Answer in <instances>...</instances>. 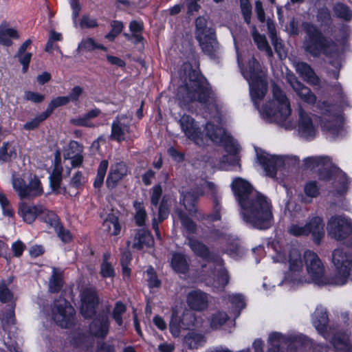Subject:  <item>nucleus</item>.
I'll return each mask as SVG.
<instances>
[{
    "label": "nucleus",
    "instance_id": "nucleus-28",
    "mask_svg": "<svg viewBox=\"0 0 352 352\" xmlns=\"http://www.w3.org/2000/svg\"><path fill=\"white\" fill-rule=\"evenodd\" d=\"M195 38L198 42L216 36L214 30L208 27L204 17L199 16L195 20Z\"/></svg>",
    "mask_w": 352,
    "mask_h": 352
},
{
    "label": "nucleus",
    "instance_id": "nucleus-41",
    "mask_svg": "<svg viewBox=\"0 0 352 352\" xmlns=\"http://www.w3.org/2000/svg\"><path fill=\"white\" fill-rule=\"evenodd\" d=\"M63 274L62 272L55 267L52 268V274L49 280V290L52 293L59 292L63 286Z\"/></svg>",
    "mask_w": 352,
    "mask_h": 352
},
{
    "label": "nucleus",
    "instance_id": "nucleus-55",
    "mask_svg": "<svg viewBox=\"0 0 352 352\" xmlns=\"http://www.w3.org/2000/svg\"><path fill=\"white\" fill-rule=\"evenodd\" d=\"M129 28L133 34V37L134 38V43H137L140 42L142 40L141 32L143 29V23L142 22H138L136 21H131L129 25Z\"/></svg>",
    "mask_w": 352,
    "mask_h": 352
},
{
    "label": "nucleus",
    "instance_id": "nucleus-6",
    "mask_svg": "<svg viewBox=\"0 0 352 352\" xmlns=\"http://www.w3.org/2000/svg\"><path fill=\"white\" fill-rule=\"evenodd\" d=\"M304 29L307 35L303 45L306 52L314 57H318L322 54L331 56L336 53L337 49L335 43L324 37L315 25L305 23Z\"/></svg>",
    "mask_w": 352,
    "mask_h": 352
},
{
    "label": "nucleus",
    "instance_id": "nucleus-37",
    "mask_svg": "<svg viewBox=\"0 0 352 352\" xmlns=\"http://www.w3.org/2000/svg\"><path fill=\"white\" fill-rule=\"evenodd\" d=\"M18 32L9 28L6 24L0 25V44L4 46H10L12 44V38H19Z\"/></svg>",
    "mask_w": 352,
    "mask_h": 352
},
{
    "label": "nucleus",
    "instance_id": "nucleus-21",
    "mask_svg": "<svg viewBox=\"0 0 352 352\" xmlns=\"http://www.w3.org/2000/svg\"><path fill=\"white\" fill-rule=\"evenodd\" d=\"M130 173L127 164L124 162H119L111 164L106 183L109 188H113L124 177Z\"/></svg>",
    "mask_w": 352,
    "mask_h": 352
},
{
    "label": "nucleus",
    "instance_id": "nucleus-30",
    "mask_svg": "<svg viewBox=\"0 0 352 352\" xmlns=\"http://www.w3.org/2000/svg\"><path fill=\"white\" fill-rule=\"evenodd\" d=\"M183 329H188L192 327L207 331L208 330L206 323L201 317H197L191 312H186L183 314L180 320Z\"/></svg>",
    "mask_w": 352,
    "mask_h": 352
},
{
    "label": "nucleus",
    "instance_id": "nucleus-33",
    "mask_svg": "<svg viewBox=\"0 0 352 352\" xmlns=\"http://www.w3.org/2000/svg\"><path fill=\"white\" fill-rule=\"evenodd\" d=\"M202 188L207 189L208 193L210 194L211 198L213 200V213L210 216L211 220L212 221H219L221 219V206L219 203L218 197H217V188L215 184L210 182H205Z\"/></svg>",
    "mask_w": 352,
    "mask_h": 352
},
{
    "label": "nucleus",
    "instance_id": "nucleus-5",
    "mask_svg": "<svg viewBox=\"0 0 352 352\" xmlns=\"http://www.w3.org/2000/svg\"><path fill=\"white\" fill-rule=\"evenodd\" d=\"M305 165L311 169L318 168L319 177L322 180L331 179L338 182L340 186L337 192L342 195L346 190L348 180L346 176L340 170L333 168L331 160L327 156L309 157L304 160Z\"/></svg>",
    "mask_w": 352,
    "mask_h": 352
},
{
    "label": "nucleus",
    "instance_id": "nucleus-16",
    "mask_svg": "<svg viewBox=\"0 0 352 352\" xmlns=\"http://www.w3.org/2000/svg\"><path fill=\"white\" fill-rule=\"evenodd\" d=\"M259 164L264 168L266 175L270 177H275L276 171L282 166L289 164L290 161L296 162V157L272 155L267 153L257 155Z\"/></svg>",
    "mask_w": 352,
    "mask_h": 352
},
{
    "label": "nucleus",
    "instance_id": "nucleus-44",
    "mask_svg": "<svg viewBox=\"0 0 352 352\" xmlns=\"http://www.w3.org/2000/svg\"><path fill=\"white\" fill-rule=\"evenodd\" d=\"M156 209L158 210V219H157L155 217H154L153 219L152 226H153V230L155 232V234H156L158 238H160L158 224H159L160 222L164 221V219H166L168 217V208L166 206V204L163 200L161 202L159 208H157Z\"/></svg>",
    "mask_w": 352,
    "mask_h": 352
},
{
    "label": "nucleus",
    "instance_id": "nucleus-38",
    "mask_svg": "<svg viewBox=\"0 0 352 352\" xmlns=\"http://www.w3.org/2000/svg\"><path fill=\"white\" fill-rule=\"evenodd\" d=\"M102 230L111 236L118 234L121 230L118 218L113 214H109L102 223Z\"/></svg>",
    "mask_w": 352,
    "mask_h": 352
},
{
    "label": "nucleus",
    "instance_id": "nucleus-62",
    "mask_svg": "<svg viewBox=\"0 0 352 352\" xmlns=\"http://www.w3.org/2000/svg\"><path fill=\"white\" fill-rule=\"evenodd\" d=\"M13 294L4 282L0 283V300L7 302L12 299Z\"/></svg>",
    "mask_w": 352,
    "mask_h": 352
},
{
    "label": "nucleus",
    "instance_id": "nucleus-18",
    "mask_svg": "<svg viewBox=\"0 0 352 352\" xmlns=\"http://www.w3.org/2000/svg\"><path fill=\"white\" fill-rule=\"evenodd\" d=\"M298 131L300 135L305 139H311L315 137L317 126L313 121V117L305 111L301 107H298Z\"/></svg>",
    "mask_w": 352,
    "mask_h": 352
},
{
    "label": "nucleus",
    "instance_id": "nucleus-39",
    "mask_svg": "<svg viewBox=\"0 0 352 352\" xmlns=\"http://www.w3.org/2000/svg\"><path fill=\"white\" fill-rule=\"evenodd\" d=\"M16 147L13 142H4L0 148V162H7L16 157Z\"/></svg>",
    "mask_w": 352,
    "mask_h": 352
},
{
    "label": "nucleus",
    "instance_id": "nucleus-4",
    "mask_svg": "<svg viewBox=\"0 0 352 352\" xmlns=\"http://www.w3.org/2000/svg\"><path fill=\"white\" fill-rule=\"evenodd\" d=\"M259 112L265 120L278 124H283L291 115L289 100L275 83L272 84V99L259 109Z\"/></svg>",
    "mask_w": 352,
    "mask_h": 352
},
{
    "label": "nucleus",
    "instance_id": "nucleus-53",
    "mask_svg": "<svg viewBox=\"0 0 352 352\" xmlns=\"http://www.w3.org/2000/svg\"><path fill=\"white\" fill-rule=\"evenodd\" d=\"M177 214L181 220L182 226L189 233L193 234L196 231V224L182 211L177 210Z\"/></svg>",
    "mask_w": 352,
    "mask_h": 352
},
{
    "label": "nucleus",
    "instance_id": "nucleus-3",
    "mask_svg": "<svg viewBox=\"0 0 352 352\" xmlns=\"http://www.w3.org/2000/svg\"><path fill=\"white\" fill-rule=\"evenodd\" d=\"M182 81L176 95L180 106L185 107L195 101L208 108L215 106V95L204 76L190 69Z\"/></svg>",
    "mask_w": 352,
    "mask_h": 352
},
{
    "label": "nucleus",
    "instance_id": "nucleus-23",
    "mask_svg": "<svg viewBox=\"0 0 352 352\" xmlns=\"http://www.w3.org/2000/svg\"><path fill=\"white\" fill-rule=\"evenodd\" d=\"M129 130L130 124L126 118L123 116L117 117L111 125V138L118 142L124 141L129 133Z\"/></svg>",
    "mask_w": 352,
    "mask_h": 352
},
{
    "label": "nucleus",
    "instance_id": "nucleus-7",
    "mask_svg": "<svg viewBox=\"0 0 352 352\" xmlns=\"http://www.w3.org/2000/svg\"><path fill=\"white\" fill-rule=\"evenodd\" d=\"M305 253L303 254L296 248H291L287 258L285 254L277 251L276 256H273L274 262H285L287 260L289 271L285 275V280L294 284L308 283L309 278L305 271Z\"/></svg>",
    "mask_w": 352,
    "mask_h": 352
},
{
    "label": "nucleus",
    "instance_id": "nucleus-63",
    "mask_svg": "<svg viewBox=\"0 0 352 352\" xmlns=\"http://www.w3.org/2000/svg\"><path fill=\"white\" fill-rule=\"evenodd\" d=\"M84 89L80 86H75L73 87L69 94L68 98L69 102L77 104L79 101L80 97L83 94Z\"/></svg>",
    "mask_w": 352,
    "mask_h": 352
},
{
    "label": "nucleus",
    "instance_id": "nucleus-14",
    "mask_svg": "<svg viewBox=\"0 0 352 352\" xmlns=\"http://www.w3.org/2000/svg\"><path fill=\"white\" fill-rule=\"evenodd\" d=\"M12 184L21 199H32L43 193L41 181L35 175L30 178L28 184L23 178L13 175Z\"/></svg>",
    "mask_w": 352,
    "mask_h": 352
},
{
    "label": "nucleus",
    "instance_id": "nucleus-19",
    "mask_svg": "<svg viewBox=\"0 0 352 352\" xmlns=\"http://www.w3.org/2000/svg\"><path fill=\"white\" fill-rule=\"evenodd\" d=\"M312 324L324 339H329L330 334L333 332L331 328L328 326L329 318L325 308L317 307L311 316Z\"/></svg>",
    "mask_w": 352,
    "mask_h": 352
},
{
    "label": "nucleus",
    "instance_id": "nucleus-27",
    "mask_svg": "<svg viewBox=\"0 0 352 352\" xmlns=\"http://www.w3.org/2000/svg\"><path fill=\"white\" fill-rule=\"evenodd\" d=\"M305 224L306 227H308V235L311 234L314 242L319 243L324 234V224L322 219L318 216L309 217Z\"/></svg>",
    "mask_w": 352,
    "mask_h": 352
},
{
    "label": "nucleus",
    "instance_id": "nucleus-54",
    "mask_svg": "<svg viewBox=\"0 0 352 352\" xmlns=\"http://www.w3.org/2000/svg\"><path fill=\"white\" fill-rule=\"evenodd\" d=\"M70 102L69 100L68 96H58L57 98H54L51 100L50 104L47 106L46 109L47 113L50 116L54 111V109L60 107L65 106L69 104Z\"/></svg>",
    "mask_w": 352,
    "mask_h": 352
},
{
    "label": "nucleus",
    "instance_id": "nucleus-50",
    "mask_svg": "<svg viewBox=\"0 0 352 352\" xmlns=\"http://www.w3.org/2000/svg\"><path fill=\"white\" fill-rule=\"evenodd\" d=\"M109 166V162L107 160H104L101 161L99 164L97 175L96 177L94 185L96 188H99L103 184L104 179Z\"/></svg>",
    "mask_w": 352,
    "mask_h": 352
},
{
    "label": "nucleus",
    "instance_id": "nucleus-2",
    "mask_svg": "<svg viewBox=\"0 0 352 352\" xmlns=\"http://www.w3.org/2000/svg\"><path fill=\"white\" fill-rule=\"evenodd\" d=\"M179 123L186 138L198 146H203L205 144L207 138L217 144H223L225 145L226 151L231 153V155L224 157V158L227 161L230 160L231 165L234 166L239 164L236 153L239 151V147L238 144L230 140V137L226 134L222 126H215L213 122H208L206 124V134L204 135L197 122L190 116L183 115L180 118Z\"/></svg>",
    "mask_w": 352,
    "mask_h": 352
},
{
    "label": "nucleus",
    "instance_id": "nucleus-60",
    "mask_svg": "<svg viewBox=\"0 0 352 352\" xmlns=\"http://www.w3.org/2000/svg\"><path fill=\"white\" fill-rule=\"evenodd\" d=\"M241 10L245 21L249 24L251 21L252 6L248 0H240Z\"/></svg>",
    "mask_w": 352,
    "mask_h": 352
},
{
    "label": "nucleus",
    "instance_id": "nucleus-8",
    "mask_svg": "<svg viewBox=\"0 0 352 352\" xmlns=\"http://www.w3.org/2000/svg\"><path fill=\"white\" fill-rule=\"evenodd\" d=\"M244 76L249 82L252 100L258 108V102L267 92V81L265 74L260 70L259 63L254 57L250 60Z\"/></svg>",
    "mask_w": 352,
    "mask_h": 352
},
{
    "label": "nucleus",
    "instance_id": "nucleus-35",
    "mask_svg": "<svg viewBox=\"0 0 352 352\" xmlns=\"http://www.w3.org/2000/svg\"><path fill=\"white\" fill-rule=\"evenodd\" d=\"M199 44L202 52L210 58H214L219 56L220 47L216 36L200 41Z\"/></svg>",
    "mask_w": 352,
    "mask_h": 352
},
{
    "label": "nucleus",
    "instance_id": "nucleus-42",
    "mask_svg": "<svg viewBox=\"0 0 352 352\" xmlns=\"http://www.w3.org/2000/svg\"><path fill=\"white\" fill-rule=\"evenodd\" d=\"M100 274L103 278H113L116 275L115 269L111 261V256L108 253L103 255Z\"/></svg>",
    "mask_w": 352,
    "mask_h": 352
},
{
    "label": "nucleus",
    "instance_id": "nucleus-29",
    "mask_svg": "<svg viewBox=\"0 0 352 352\" xmlns=\"http://www.w3.org/2000/svg\"><path fill=\"white\" fill-rule=\"evenodd\" d=\"M41 212H43L42 206L30 205L23 201L19 205V213L28 223L34 222L37 215Z\"/></svg>",
    "mask_w": 352,
    "mask_h": 352
},
{
    "label": "nucleus",
    "instance_id": "nucleus-10",
    "mask_svg": "<svg viewBox=\"0 0 352 352\" xmlns=\"http://www.w3.org/2000/svg\"><path fill=\"white\" fill-rule=\"evenodd\" d=\"M188 245L195 254L207 261L213 260L219 266L217 278V280H214L216 283L214 287L223 289L229 282L228 271L223 267V260L219 257L214 258L210 252L208 248L196 239L188 238Z\"/></svg>",
    "mask_w": 352,
    "mask_h": 352
},
{
    "label": "nucleus",
    "instance_id": "nucleus-43",
    "mask_svg": "<svg viewBox=\"0 0 352 352\" xmlns=\"http://www.w3.org/2000/svg\"><path fill=\"white\" fill-rule=\"evenodd\" d=\"M184 342L190 349H197L205 344L206 338L202 334L192 331L185 336Z\"/></svg>",
    "mask_w": 352,
    "mask_h": 352
},
{
    "label": "nucleus",
    "instance_id": "nucleus-64",
    "mask_svg": "<svg viewBox=\"0 0 352 352\" xmlns=\"http://www.w3.org/2000/svg\"><path fill=\"white\" fill-rule=\"evenodd\" d=\"M70 123L77 126L94 127V124L90 121L85 115L82 116L72 118Z\"/></svg>",
    "mask_w": 352,
    "mask_h": 352
},
{
    "label": "nucleus",
    "instance_id": "nucleus-32",
    "mask_svg": "<svg viewBox=\"0 0 352 352\" xmlns=\"http://www.w3.org/2000/svg\"><path fill=\"white\" fill-rule=\"evenodd\" d=\"M153 243L154 240L151 233L146 230L140 229L134 236L132 248L141 250L144 248L151 247Z\"/></svg>",
    "mask_w": 352,
    "mask_h": 352
},
{
    "label": "nucleus",
    "instance_id": "nucleus-34",
    "mask_svg": "<svg viewBox=\"0 0 352 352\" xmlns=\"http://www.w3.org/2000/svg\"><path fill=\"white\" fill-rule=\"evenodd\" d=\"M296 72L307 82L312 85H318L319 79L311 67L306 63L298 62L295 63Z\"/></svg>",
    "mask_w": 352,
    "mask_h": 352
},
{
    "label": "nucleus",
    "instance_id": "nucleus-45",
    "mask_svg": "<svg viewBox=\"0 0 352 352\" xmlns=\"http://www.w3.org/2000/svg\"><path fill=\"white\" fill-rule=\"evenodd\" d=\"M333 11L336 17L344 21H350L352 19V11L348 6L343 3H336Z\"/></svg>",
    "mask_w": 352,
    "mask_h": 352
},
{
    "label": "nucleus",
    "instance_id": "nucleus-47",
    "mask_svg": "<svg viewBox=\"0 0 352 352\" xmlns=\"http://www.w3.org/2000/svg\"><path fill=\"white\" fill-rule=\"evenodd\" d=\"M228 319V316L226 312L218 311L212 315L208 319L210 328L211 329H217L223 326Z\"/></svg>",
    "mask_w": 352,
    "mask_h": 352
},
{
    "label": "nucleus",
    "instance_id": "nucleus-25",
    "mask_svg": "<svg viewBox=\"0 0 352 352\" xmlns=\"http://www.w3.org/2000/svg\"><path fill=\"white\" fill-rule=\"evenodd\" d=\"M189 307L195 311L206 309L208 305V296L200 290H195L189 292L186 298Z\"/></svg>",
    "mask_w": 352,
    "mask_h": 352
},
{
    "label": "nucleus",
    "instance_id": "nucleus-48",
    "mask_svg": "<svg viewBox=\"0 0 352 352\" xmlns=\"http://www.w3.org/2000/svg\"><path fill=\"white\" fill-rule=\"evenodd\" d=\"M71 344L77 348H87L90 344V337L86 336L85 333H76L72 340Z\"/></svg>",
    "mask_w": 352,
    "mask_h": 352
},
{
    "label": "nucleus",
    "instance_id": "nucleus-40",
    "mask_svg": "<svg viewBox=\"0 0 352 352\" xmlns=\"http://www.w3.org/2000/svg\"><path fill=\"white\" fill-rule=\"evenodd\" d=\"M252 34L253 39L256 43L258 48L261 50L265 51L269 57H272L273 56V52L267 43L266 37L264 35L260 34L257 32L255 26L252 27Z\"/></svg>",
    "mask_w": 352,
    "mask_h": 352
},
{
    "label": "nucleus",
    "instance_id": "nucleus-11",
    "mask_svg": "<svg viewBox=\"0 0 352 352\" xmlns=\"http://www.w3.org/2000/svg\"><path fill=\"white\" fill-rule=\"evenodd\" d=\"M305 272L309 283L311 280L318 285H331V277L325 276V268L318 255L311 250L305 252Z\"/></svg>",
    "mask_w": 352,
    "mask_h": 352
},
{
    "label": "nucleus",
    "instance_id": "nucleus-26",
    "mask_svg": "<svg viewBox=\"0 0 352 352\" xmlns=\"http://www.w3.org/2000/svg\"><path fill=\"white\" fill-rule=\"evenodd\" d=\"M82 146L76 141H71L68 147L64 151L63 157L65 160H70L73 167H77L82 163Z\"/></svg>",
    "mask_w": 352,
    "mask_h": 352
},
{
    "label": "nucleus",
    "instance_id": "nucleus-31",
    "mask_svg": "<svg viewBox=\"0 0 352 352\" xmlns=\"http://www.w3.org/2000/svg\"><path fill=\"white\" fill-rule=\"evenodd\" d=\"M327 340L331 342L336 352H351L352 351V346L349 340L348 334L332 332L330 334V338Z\"/></svg>",
    "mask_w": 352,
    "mask_h": 352
},
{
    "label": "nucleus",
    "instance_id": "nucleus-46",
    "mask_svg": "<svg viewBox=\"0 0 352 352\" xmlns=\"http://www.w3.org/2000/svg\"><path fill=\"white\" fill-rule=\"evenodd\" d=\"M96 49H100L107 51V49L102 45L98 44L96 41L89 37L83 38L78 44V50L84 52H91Z\"/></svg>",
    "mask_w": 352,
    "mask_h": 352
},
{
    "label": "nucleus",
    "instance_id": "nucleus-9",
    "mask_svg": "<svg viewBox=\"0 0 352 352\" xmlns=\"http://www.w3.org/2000/svg\"><path fill=\"white\" fill-rule=\"evenodd\" d=\"M332 263L335 274L331 277V285H343L352 278V251L346 248H339L332 253Z\"/></svg>",
    "mask_w": 352,
    "mask_h": 352
},
{
    "label": "nucleus",
    "instance_id": "nucleus-59",
    "mask_svg": "<svg viewBox=\"0 0 352 352\" xmlns=\"http://www.w3.org/2000/svg\"><path fill=\"white\" fill-rule=\"evenodd\" d=\"M162 189L160 185H156L152 188L151 196V210L154 212V208H157L160 199L162 196Z\"/></svg>",
    "mask_w": 352,
    "mask_h": 352
},
{
    "label": "nucleus",
    "instance_id": "nucleus-61",
    "mask_svg": "<svg viewBox=\"0 0 352 352\" xmlns=\"http://www.w3.org/2000/svg\"><path fill=\"white\" fill-rule=\"evenodd\" d=\"M304 192L308 197L314 198L319 195V188L316 182H309L304 187Z\"/></svg>",
    "mask_w": 352,
    "mask_h": 352
},
{
    "label": "nucleus",
    "instance_id": "nucleus-36",
    "mask_svg": "<svg viewBox=\"0 0 352 352\" xmlns=\"http://www.w3.org/2000/svg\"><path fill=\"white\" fill-rule=\"evenodd\" d=\"M170 265L177 273L185 274L189 269V264L186 256L180 253H173L172 254Z\"/></svg>",
    "mask_w": 352,
    "mask_h": 352
},
{
    "label": "nucleus",
    "instance_id": "nucleus-58",
    "mask_svg": "<svg viewBox=\"0 0 352 352\" xmlns=\"http://www.w3.org/2000/svg\"><path fill=\"white\" fill-rule=\"evenodd\" d=\"M147 282L149 288H158L161 285L160 280L157 278V276L152 267H149L146 270Z\"/></svg>",
    "mask_w": 352,
    "mask_h": 352
},
{
    "label": "nucleus",
    "instance_id": "nucleus-22",
    "mask_svg": "<svg viewBox=\"0 0 352 352\" xmlns=\"http://www.w3.org/2000/svg\"><path fill=\"white\" fill-rule=\"evenodd\" d=\"M109 319L106 314L97 315L89 324L90 333L97 338H105L109 330Z\"/></svg>",
    "mask_w": 352,
    "mask_h": 352
},
{
    "label": "nucleus",
    "instance_id": "nucleus-20",
    "mask_svg": "<svg viewBox=\"0 0 352 352\" xmlns=\"http://www.w3.org/2000/svg\"><path fill=\"white\" fill-rule=\"evenodd\" d=\"M204 194V191L202 188H197L182 195V201L184 208L188 210L190 215L195 216L198 219H202L204 218V215L198 212L196 208V204L198 199L203 196Z\"/></svg>",
    "mask_w": 352,
    "mask_h": 352
},
{
    "label": "nucleus",
    "instance_id": "nucleus-17",
    "mask_svg": "<svg viewBox=\"0 0 352 352\" xmlns=\"http://www.w3.org/2000/svg\"><path fill=\"white\" fill-rule=\"evenodd\" d=\"M80 314L85 318H90L96 314L99 304L97 292L94 287H86L80 294Z\"/></svg>",
    "mask_w": 352,
    "mask_h": 352
},
{
    "label": "nucleus",
    "instance_id": "nucleus-24",
    "mask_svg": "<svg viewBox=\"0 0 352 352\" xmlns=\"http://www.w3.org/2000/svg\"><path fill=\"white\" fill-rule=\"evenodd\" d=\"M287 81L296 94L305 102L313 104L316 102V98L310 89L303 85L294 76H289Z\"/></svg>",
    "mask_w": 352,
    "mask_h": 352
},
{
    "label": "nucleus",
    "instance_id": "nucleus-57",
    "mask_svg": "<svg viewBox=\"0 0 352 352\" xmlns=\"http://www.w3.org/2000/svg\"><path fill=\"white\" fill-rule=\"evenodd\" d=\"M134 206L136 210L135 216L136 224L139 226H142L145 223L146 219V212L141 203L136 202L135 203Z\"/></svg>",
    "mask_w": 352,
    "mask_h": 352
},
{
    "label": "nucleus",
    "instance_id": "nucleus-1",
    "mask_svg": "<svg viewBox=\"0 0 352 352\" xmlns=\"http://www.w3.org/2000/svg\"><path fill=\"white\" fill-rule=\"evenodd\" d=\"M231 188L240 206V214L243 221L259 230L270 228L273 215L269 199L241 177L232 181Z\"/></svg>",
    "mask_w": 352,
    "mask_h": 352
},
{
    "label": "nucleus",
    "instance_id": "nucleus-15",
    "mask_svg": "<svg viewBox=\"0 0 352 352\" xmlns=\"http://www.w3.org/2000/svg\"><path fill=\"white\" fill-rule=\"evenodd\" d=\"M327 229L329 234L338 241H342L349 236L352 238V221L345 216L331 217Z\"/></svg>",
    "mask_w": 352,
    "mask_h": 352
},
{
    "label": "nucleus",
    "instance_id": "nucleus-49",
    "mask_svg": "<svg viewBox=\"0 0 352 352\" xmlns=\"http://www.w3.org/2000/svg\"><path fill=\"white\" fill-rule=\"evenodd\" d=\"M308 227L306 224L301 225L298 222L291 223L287 228V232L289 234L294 236H308Z\"/></svg>",
    "mask_w": 352,
    "mask_h": 352
},
{
    "label": "nucleus",
    "instance_id": "nucleus-52",
    "mask_svg": "<svg viewBox=\"0 0 352 352\" xmlns=\"http://www.w3.org/2000/svg\"><path fill=\"white\" fill-rule=\"evenodd\" d=\"M169 328L171 334L174 337H178L180 334L181 329L183 328L180 319L178 318L175 311H173Z\"/></svg>",
    "mask_w": 352,
    "mask_h": 352
},
{
    "label": "nucleus",
    "instance_id": "nucleus-13",
    "mask_svg": "<svg viewBox=\"0 0 352 352\" xmlns=\"http://www.w3.org/2000/svg\"><path fill=\"white\" fill-rule=\"evenodd\" d=\"M52 314L54 322L62 328H69L75 324V309L64 298H60L54 302Z\"/></svg>",
    "mask_w": 352,
    "mask_h": 352
},
{
    "label": "nucleus",
    "instance_id": "nucleus-12",
    "mask_svg": "<svg viewBox=\"0 0 352 352\" xmlns=\"http://www.w3.org/2000/svg\"><path fill=\"white\" fill-rule=\"evenodd\" d=\"M324 110L322 109V116L320 120L322 129L327 133L329 135L335 138L342 130L343 118L341 114L336 112L334 107L323 102Z\"/></svg>",
    "mask_w": 352,
    "mask_h": 352
},
{
    "label": "nucleus",
    "instance_id": "nucleus-51",
    "mask_svg": "<svg viewBox=\"0 0 352 352\" xmlns=\"http://www.w3.org/2000/svg\"><path fill=\"white\" fill-rule=\"evenodd\" d=\"M126 307L121 302H117L113 310L112 317L119 327L123 324L122 315L126 312Z\"/></svg>",
    "mask_w": 352,
    "mask_h": 352
},
{
    "label": "nucleus",
    "instance_id": "nucleus-56",
    "mask_svg": "<svg viewBox=\"0 0 352 352\" xmlns=\"http://www.w3.org/2000/svg\"><path fill=\"white\" fill-rule=\"evenodd\" d=\"M49 115L46 111L43 112L42 113L36 116L33 120L26 122L23 125V129L25 130H33L38 126L41 122L44 121Z\"/></svg>",
    "mask_w": 352,
    "mask_h": 352
}]
</instances>
